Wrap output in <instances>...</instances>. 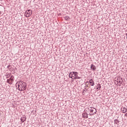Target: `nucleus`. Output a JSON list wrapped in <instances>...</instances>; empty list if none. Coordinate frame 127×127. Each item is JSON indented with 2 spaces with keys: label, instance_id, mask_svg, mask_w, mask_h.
<instances>
[{
  "label": "nucleus",
  "instance_id": "f257e3e1",
  "mask_svg": "<svg viewBox=\"0 0 127 127\" xmlns=\"http://www.w3.org/2000/svg\"><path fill=\"white\" fill-rule=\"evenodd\" d=\"M16 84H17L19 91H24L26 90L27 84L26 82H23L22 80H20Z\"/></svg>",
  "mask_w": 127,
  "mask_h": 127
},
{
  "label": "nucleus",
  "instance_id": "f03ea898",
  "mask_svg": "<svg viewBox=\"0 0 127 127\" xmlns=\"http://www.w3.org/2000/svg\"><path fill=\"white\" fill-rule=\"evenodd\" d=\"M84 112H86L89 116H94L97 114V110L95 108L89 107L84 110Z\"/></svg>",
  "mask_w": 127,
  "mask_h": 127
},
{
  "label": "nucleus",
  "instance_id": "7ed1b4c3",
  "mask_svg": "<svg viewBox=\"0 0 127 127\" xmlns=\"http://www.w3.org/2000/svg\"><path fill=\"white\" fill-rule=\"evenodd\" d=\"M69 78L71 79H81V77L78 76V73L76 71H72L69 73Z\"/></svg>",
  "mask_w": 127,
  "mask_h": 127
},
{
  "label": "nucleus",
  "instance_id": "20e7f679",
  "mask_svg": "<svg viewBox=\"0 0 127 127\" xmlns=\"http://www.w3.org/2000/svg\"><path fill=\"white\" fill-rule=\"evenodd\" d=\"M32 14V11L30 9L27 10L25 13V16L26 17H29Z\"/></svg>",
  "mask_w": 127,
  "mask_h": 127
},
{
  "label": "nucleus",
  "instance_id": "39448f33",
  "mask_svg": "<svg viewBox=\"0 0 127 127\" xmlns=\"http://www.w3.org/2000/svg\"><path fill=\"white\" fill-rule=\"evenodd\" d=\"M14 81V76H11L10 78L7 80V83H8L10 85H11Z\"/></svg>",
  "mask_w": 127,
  "mask_h": 127
},
{
  "label": "nucleus",
  "instance_id": "423d86ee",
  "mask_svg": "<svg viewBox=\"0 0 127 127\" xmlns=\"http://www.w3.org/2000/svg\"><path fill=\"white\" fill-rule=\"evenodd\" d=\"M87 113V112H86L82 114V117H83V118H84V119H88V113Z\"/></svg>",
  "mask_w": 127,
  "mask_h": 127
},
{
  "label": "nucleus",
  "instance_id": "0eeeda50",
  "mask_svg": "<svg viewBox=\"0 0 127 127\" xmlns=\"http://www.w3.org/2000/svg\"><path fill=\"white\" fill-rule=\"evenodd\" d=\"M89 83H90V86H95V81L93 79H90L89 81Z\"/></svg>",
  "mask_w": 127,
  "mask_h": 127
},
{
  "label": "nucleus",
  "instance_id": "6e6552de",
  "mask_svg": "<svg viewBox=\"0 0 127 127\" xmlns=\"http://www.w3.org/2000/svg\"><path fill=\"white\" fill-rule=\"evenodd\" d=\"M91 69H92L93 71H95L96 67V66H95V65L92 64L91 65V67H90Z\"/></svg>",
  "mask_w": 127,
  "mask_h": 127
},
{
  "label": "nucleus",
  "instance_id": "1a4fd4ad",
  "mask_svg": "<svg viewBox=\"0 0 127 127\" xmlns=\"http://www.w3.org/2000/svg\"><path fill=\"white\" fill-rule=\"evenodd\" d=\"M88 85H86L84 86V89H83V93H84V92H88Z\"/></svg>",
  "mask_w": 127,
  "mask_h": 127
},
{
  "label": "nucleus",
  "instance_id": "9d476101",
  "mask_svg": "<svg viewBox=\"0 0 127 127\" xmlns=\"http://www.w3.org/2000/svg\"><path fill=\"white\" fill-rule=\"evenodd\" d=\"M122 111L124 114H125V113H127V109L125 107H124L123 108H122Z\"/></svg>",
  "mask_w": 127,
  "mask_h": 127
},
{
  "label": "nucleus",
  "instance_id": "9b49d317",
  "mask_svg": "<svg viewBox=\"0 0 127 127\" xmlns=\"http://www.w3.org/2000/svg\"><path fill=\"white\" fill-rule=\"evenodd\" d=\"M97 90H101V84H100V83H98V84H97Z\"/></svg>",
  "mask_w": 127,
  "mask_h": 127
},
{
  "label": "nucleus",
  "instance_id": "f8f14e48",
  "mask_svg": "<svg viewBox=\"0 0 127 127\" xmlns=\"http://www.w3.org/2000/svg\"><path fill=\"white\" fill-rule=\"evenodd\" d=\"M25 120H26V118H25V117H21V121L22 123L25 122Z\"/></svg>",
  "mask_w": 127,
  "mask_h": 127
},
{
  "label": "nucleus",
  "instance_id": "ddd939ff",
  "mask_svg": "<svg viewBox=\"0 0 127 127\" xmlns=\"http://www.w3.org/2000/svg\"><path fill=\"white\" fill-rule=\"evenodd\" d=\"M114 123H115V124H116V125H119L120 121H119V120H115Z\"/></svg>",
  "mask_w": 127,
  "mask_h": 127
},
{
  "label": "nucleus",
  "instance_id": "4468645a",
  "mask_svg": "<svg viewBox=\"0 0 127 127\" xmlns=\"http://www.w3.org/2000/svg\"><path fill=\"white\" fill-rule=\"evenodd\" d=\"M64 18L65 20H69L70 19V18L68 16L64 17Z\"/></svg>",
  "mask_w": 127,
  "mask_h": 127
},
{
  "label": "nucleus",
  "instance_id": "2eb2a0df",
  "mask_svg": "<svg viewBox=\"0 0 127 127\" xmlns=\"http://www.w3.org/2000/svg\"><path fill=\"white\" fill-rule=\"evenodd\" d=\"M11 76H12V75H11V73L8 74H7V75H6V78H9L10 77H11Z\"/></svg>",
  "mask_w": 127,
  "mask_h": 127
},
{
  "label": "nucleus",
  "instance_id": "dca6fc26",
  "mask_svg": "<svg viewBox=\"0 0 127 127\" xmlns=\"http://www.w3.org/2000/svg\"><path fill=\"white\" fill-rule=\"evenodd\" d=\"M7 68H10V65H8L7 66Z\"/></svg>",
  "mask_w": 127,
  "mask_h": 127
},
{
  "label": "nucleus",
  "instance_id": "f3484780",
  "mask_svg": "<svg viewBox=\"0 0 127 127\" xmlns=\"http://www.w3.org/2000/svg\"><path fill=\"white\" fill-rule=\"evenodd\" d=\"M119 82V83H120L121 84H122V82H121V80H120L119 81H118Z\"/></svg>",
  "mask_w": 127,
  "mask_h": 127
},
{
  "label": "nucleus",
  "instance_id": "a211bd4d",
  "mask_svg": "<svg viewBox=\"0 0 127 127\" xmlns=\"http://www.w3.org/2000/svg\"><path fill=\"white\" fill-rule=\"evenodd\" d=\"M125 116H126V117H127V113H126Z\"/></svg>",
  "mask_w": 127,
  "mask_h": 127
},
{
  "label": "nucleus",
  "instance_id": "6ab92c4d",
  "mask_svg": "<svg viewBox=\"0 0 127 127\" xmlns=\"http://www.w3.org/2000/svg\"><path fill=\"white\" fill-rule=\"evenodd\" d=\"M87 83H89V81H86V84H87Z\"/></svg>",
  "mask_w": 127,
  "mask_h": 127
}]
</instances>
